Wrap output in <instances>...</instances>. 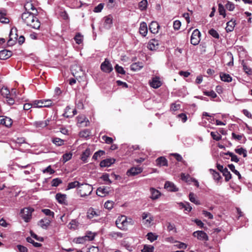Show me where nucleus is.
<instances>
[{
	"label": "nucleus",
	"instance_id": "f257e3e1",
	"mask_svg": "<svg viewBox=\"0 0 252 252\" xmlns=\"http://www.w3.org/2000/svg\"><path fill=\"white\" fill-rule=\"evenodd\" d=\"M93 190V187L89 184H81L77 189V193L81 197H86L90 195Z\"/></svg>",
	"mask_w": 252,
	"mask_h": 252
},
{
	"label": "nucleus",
	"instance_id": "f03ea898",
	"mask_svg": "<svg viewBox=\"0 0 252 252\" xmlns=\"http://www.w3.org/2000/svg\"><path fill=\"white\" fill-rule=\"evenodd\" d=\"M132 224L133 221L131 219H127L125 216H121L118 217L116 220V224L117 227L122 230L126 229L128 224Z\"/></svg>",
	"mask_w": 252,
	"mask_h": 252
},
{
	"label": "nucleus",
	"instance_id": "7ed1b4c3",
	"mask_svg": "<svg viewBox=\"0 0 252 252\" xmlns=\"http://www.w3.org/2000/svg\"><path fill=\"white\" fill-rule=\"evenodd\" d=\"M27 26L35 29H38L40 26V22L37 17H25L23 19Z\"/></svg>",
	"mask_w": 252,
	"mask_h": 252
},
{
	"label": "nucleus",
	"instance_id": "20e7f679",
	"mask_svg": "<svg viewBox=\"0 0 252 252\" xmlns=\"http://www.w3.org/2000/svg\"><path fill=\"white\" fill-rule=\"evenodd\" d=\"M53 102L51 99L35 100L32 101L34 108L49 107L52 105Z\"/></svg>",
	"mask_w": 252,
	"mask_h": 252
},
{
	"label": "nucleus",
	"instance_id": "39448f33",
	"mask_svg": "<svg viewBox=\"0 0 252 252\" xmlns=\"http://www.w3.org/2000/svg\"><path fill=\"white\" fill-rule=\"evenodd\" d=\"M71 71L72 75L76 79L83 77L85 74L81 66L77 64H74L72 66Z\"/></svg>",
	"mask_w": 252,
	"mask_h": 252
},
{
	"label": "nucleus",
	"instance_id": "423d86ee",
	"mask_svg": "<svg viewBox=\"0 0 252 252\" xmlns=\"http://www.w3.org/2000/svg\"><path fill=\"white\" fill-rule=\"evenodd\" d=\"M34 210L32 208H25L21 211V215L22 219L28 222L32 218V214Z\"/></svg>",
	"mask_w": 252,
	"mask_h": 252
},
{
	"label": "nucleus",
	"instance_id": "0eeeda50",
	"mask_svg": "<svg viewBox=\"0 0 252 252\" xmlns=\"http://www.w3.org/2000/svg\"><path fill=\"white\" fill-rule=\"evenodd\" d=\"M201 33L198 29H195L192 33L190 43L193 45H197L200 41Z\"/></svg>",
	"mask_w": 252,
	"mask_h": 252
},
{
	"label": "nucleus",
	"instance_id": "6e6552de",
	"mask_svg": "<svg viewBox=\"0 0 252 252\" xmlns=\"http://www.w3.org/2000/svg\"><path fill=\"white\" fill-rule=\"evenodd\" d=\"M192 235L199 241H207L209 240L208 235L206 234V233L202 230L194 231Z\"/></svg>",
	"mask_w": 252,
	"mask_h": 252
},
{
	"label": "nucleus",
	"instance_id": "1a4fd4ad",
	"mask_svg": "<svg viewBox=\"0 0 252 252\" xmlns=\"http://www.w3.org/2000/svg\"><path fill=\"white\" fill-rule=\"evenodd\" d=\"M17 30L15 28H12L11 29L9 33V39L8 40L7 44L9 45H13L15 43L16 40L17 39L18 34L17 33Z\"/></svg>",
	"mask_w": 252,
	"mask_h": 252
},
{
	"label": "nucleus",
	"instance_id": "9d476101",
	"mask_svg": "<svg viewBox=\"0 0 252 252\" xmlns=\"http://www.w3.org/2000/svg\"><path fill=\"white\" fill-rule=\"evenodd\" d=\"M101 69L104 72L110 73L113 70L112 64L110 62L105 59V61L101 63L100 66Z\"/></svg>",
	"mask_w": 252,
	"mask_h": 252
},
{
	"label": "nucleus",
	"instance_id": "9b49d317",
	"mask_svg": "<svg viewBox=\"0 0 252 252\" xmlns=\"http://www.w3.org/2000/svg\"><path fill=\"white\" fill-rule=\"evenodd\" d=\"M101 211L99 210H95L94 208L91 207L87 211V217L90 219H92L94 217H97L100 215Z\"/></svg>",
	"mask_w": 252,
	"mask_h": 252
},
{
	"label": "nucleus",
	"instance_id": "f8f14e48",
	"mask_svg": "<svg viewBox=\"0 0 252 252\" xmlns=\"http://www.w3.org/2000/svg\"><path fill=\"white\" fill-rule=\"evenodd\" d=\"M109 188L106 187L102 186L96 189V194L100 197H104L109 194Z\"/></svg>",
	"mask_w": 252,
	"mask_h": 252
},
{
	"label": "nucleus",
	"instance_id": "ddd939ff",
	"mask_svg": "<svg viewBox=\"0 0 252 252\" xmlns=\"http://www.w3.org/2000/svg\"><path fill=\"white\" fill-rule=\"evenodd\" d=\"M159 46V41L156 39H151L148 44V48L150 50H156L158 49Z\"/></svg>",
	"mask_w": 252,
	"mask_h": 252
},
{
	"label": "nucleus",
	"instance_id": "4468645a",
	"mask_svg": "<svg viewBox=\"0 0 252 252\" xmlns=\"http://www.w3.org/2000/svg\"><path fill=\"white\" fill-rule=\"evenodd\" d=\"M150 192L151 194L150 198L153 200L158 199L161 196L160 192L154 188H150Z\"/></svg>",
	"mask_w": 252,
	"mask_h": 252
},
{
	"label": "nucleus",
	"instance_id": "2eb2a0df",
	"mask_svg": "<svg viewBox=\"0 0 252 252\" xmlns=\"http://www.w3.org/2000/svg\"><path fill=\"white\" fill-rule=\"evenodd\" d=\"M150 85L151 87L157 89L161 86L162 83L159 77L156 76L152 78V81L150 82Z\"/></svg>",
	"mask_w": 252,
	"mask_h": 252
},
{
	"label": "nucleus",
	"instance_id": "dca6fc26",
	"mask_svg": "<svg viewBox=\"0 0 252 252\" xmlns=\"http://www.w3.org/2000/svg\"><path fill=\"white\" fill-rule=\"evenodd\" d=\"M142 218L143 220H145L144 223L147 225H150L154 220L153 216L149 213L144 212L142 214Z\"/></svg>",
	"mask_w": 252,
	"mask_h": 252
},
{
	"label": "nucleus",
	"instance_id": "f3484780",
	"mask_svg": "<svg viewBox=\"0 0 252 252\" xmlns=\"http://www.w3.org/2000/svg\"><path fill=\"white\" fill-rule=\"evenodd\" d=\"M0 124L9 127L12 124V120L8 117L0 116Z\"/></svg>",
	"mask_w": 252,
	"mask_h": 252
},
{
	"label": "nucleus",
	"instance_id": "a211bd4d",
	"mask_svg": "<svg viewBox=\"0 0 252 252\" xmlns=\"http://www.w3.org/2000/svg\"><path fill=\"white\" fill-rule=\"evenodd\" d=\"M115 160L113 158L105 159L100 162V166L102 167H109L115 162Z\"/></svg>",
	"mask_w": 252,
	"mask_h": 252
},
{
	"label": "nucleus",
	"instance_id": "6ab92c4d",
	"mask_svg": "<svg viewBox=\"0 0 252 252\" xmlns=\"http://www.w3.org/2000/svg\"><path fill=\"white\" fill-rule=\"evenodd\" d=\"M51 223V220L48 218H44L38 222V224L43 229H47Z\"/></svg>",
	"mask_w": 252,
	"mask_h": 252
},
{
	"label": "nucleus",
	"instance_id": "aec40b11",
	"mask_svg": "<svg viewBox=\"0 0 252 252\" xmlns=\"http://www.w3.org/2000/svg\"><path fill=\"white\" fill-rule=\"evenodd\" d=\"M56 199L61 204H66V195L58 193L56 195Z\"/></svg>",
	"mask_w": 252,
	"mask_h": 252
},
{
	"label": "nucleus",
	"instance_id": "412c9836",
	"mask_svg": "<svg viewBox=\"0 0 252 252\" xmlns=\"http://www.w3.org/2000/svg\"><path fill=\"white\" fill-rule=\"evenodd\" d=\"M143 169L141 167H132L127 171V174L128 175L134 176L141 173Z\"/></svg>",
	"mask_w": 252,
	"mask_h": 252
},
{
	"label": "nucleus",
	"instance_id": "4be33fe9",
	"mask_svg": "<svg viewBox=\"0 0 252 252\" xmlns=\"http://www.w3.org/2000/svg\"><path fill=\"white\" fill-rule=\"evenodd\" d=\"M164 188L170 191H177L178 190V189L174 184L169 181H166L165 182Z\"/></svg>",
	"mask_w": 252,
	"mask_h": 252
},
{
	"label": "nucleus",
	"instance_id": "5701e85b",
	"mask_svg": "<svg viewBox=\"0 0 252 252\" xmlns=\"http://www.w3.org/2000/svg\"><path fill=\"white\" fill-rule=\"evenodd\" d=\"M159 26L157 22L153 21L149 25V30L153 33H157L158 32Z\"/></svg>",
	"mask_w": 252,
	"mask_h": 252
},
{
	"label": "nucleus",
	"instance_id": "b1692460",
	"mask_svg": "<svg viewBox=\"0 0 252 252\" xmlns=\"http://www.w3.org/2000/svg\"><path fill=\"white\" fill-rule=\"evenodd\" d=\"M156 164L159 166H167L168 161L164 157H160L156 159Z\"/></svg>",
	"mask_w": 252,
	"mask_h": 252
},
{
	"label": "nucleus",
	"instance_id": "393cba45",
	"mask_svg": "<svg viewBox=\"0 0 252 252\" xmlns=\"http://www.w3.org/2000/svg\"><path fill=\"white\" fill-rule=\"evenodd\" d=\"M148 32V29L147 24L145 22H142L140 24L139 27V33L143 36L145 37L146 36Z\"/></svg>",
	"mask_w": 252,
	"mask_h": 252
},
{
	"label": "nucleus",
	"instance_id": "a878e982",
	"mask_svg": "<svg viewBox=\"0 0 252 252\" xmlns=\"http://www.w3.org/2000/svg\"><path fill=\"white\" fill-rule=\"evenodd\" d=\"M12 56V52L7 50L0 51V60H6Z\"/></svg>",
	"mask_w": 252,
	"mask_h": 252
},
{
	"label": "nucleus",
	"instance_id": "bb28decb",
	"mask_svg": "<svg viewBox=\"0 0 252 252\" xmlns=\"http://www.w3.org/2000/svg\"><path fill=\"white\" fill-rule=\"evenodd\" d=\"M226 27L225 28L226 31L227 32H230L233 31L234 28L235 26L236 23L235 21H233V20H231L229 22H228L226 24Z\"/></svg>",
	"mask_w": 252,
	"mask_h": 252
},
{
	"label": "nucleus",
	"instance_id": "cd10ccee",
	"mask_svg": "<svg viewBox=\"0 0 252 252\" xmlns=\"http://www.w3.org/2000/svg\"><path fill=\"white\" fill-rule=\"evenodd\" d=\"M143 67V64L141 62H137L132 63L130 66V69L134 71L139 70Z\"/></svg>",
	"mask_w": 252,
	"mask_h": 252
},
{
	"label": "nucleus",
	"instance_id": "c85d7f7f",
	"mask_svg": "<svg viewBox=\"0 0 252 252\" xmlns=\"http://www.w3.org/2000/svg\"><path fill=\"white\" fill-rule=\"evenodd\" d=\"M80 183L77 181H75L72 182H70L68 184L66 189L69 190L70 189H74L77 188V189L79 188V187L80 186Z\"/></svg>",
	"mask_w": 252,
	"mask_h": 252
},
{
	"label": "nucleus",
	"instance_id": "c756f323",
	"mask_svg": "<svg viewBox=\"0 0 252 252\" xmlns=\"http://www.w3.org/2000/svg\"><path fill=\"white\" fill-rule=\"evenodd\" d=\"M71 110V108L69 106H67L65 109V112L63 114L64 117L67 118L72 117L77 114V111L75 109H73L71 112V114L70 115L68 114V111Z\"/></svg>",
	"mask_w": 252,
	"mask_h": 252
},
{
	"label": "nucleus",
	"instance_id": "7c9ffc66",
	"mask_svg": "<svg viewBox=\"0 0 252 252\" xmlns=\"http://www.w3.org/2000/svg\"><path fill=\"white\" fill-rule=\"evenodd\" d=\"M112 24V19L110 17H105L104 26L106 29H109Z\"/></svg>",
	"mask_w": 252,
	"mask_h": 252
},
{
	"label": "nucleus",
	"instance_id": "2f4dec72",
	"mask_svg": "<svg viewBox=\"0 0 252 252\" xmlns=\"http://www.w3.org/2000/svg\"><path fill=\"white\" fill-rule=\"evenodd\" d=\"M220 77L221 80L224 82H230L232 81V77L227 74L221 73L220 74Z\"/></svg>",
	"mask_w": 252,
	"mask_h": 252
},
{
	"label": "nucleus",
	"instance_id": "473e14b6",
	"mask_svg": "<svg viewBox=\"0 0 252 252\" xmlns=\"http://www.w3.org/2000/svg\"><path fill=\"white\" fill-rule=\"evenodd\" d=\"M91 154L90 149L87 148L82 154L81 156V159L84 161L86 162L88 158L90 156Z\"/></svg>",
	"mask_w": 252,
	"mask_h": 252
},
{
	"label": "nucleus",
	"instance_id": "72a5a7b5",
	"mask_svg": "<svg viewBox=\"0 0 252 252\" xmlns=\"http://www.w3.org/2000/svg\"><path fill=\"white\" fill-rule=\"evenodd\" d=\"M79 225V222L76 220H72L68 225V227L71 229H76Z\"/></svg>",
	"mask_w": 252,
	"mask_h": 252
},
{
	"label": "nucleus",
	"instance_id": "f704fd0d",
	"mask_svg": "<svg viewBox=\"0 0 252 252\" xmlns=\"http://www.w3.org/2000/svg\"><path fill=\"white\" fill-rule=\"evenodd\" d=\"M52 141L54 144L58 146H60L64 144V140L58 137L52 138Z\"/></svg>",
	"mask_w": 252,
	"mask_h": 252
},
{
	"label": "nucleus",
	"instance_id": "c9c22d12",
	"mask_svg": "<svg viewBox=\"0 0 252 252\" xmlns=\"http://www.w3.org/2000/svg\"><path fill=\"white\" fill-rule=\"evenodd\" d=\"M95 234L91 231H87L84 236L87 241H92L94 239Z\"/></svg>",
	"mask_w": 252,
	"mask_h": 252
},
{
	"label": "nucleus",
	"instance_id": "e433bc0d",
	"mask_svg": "<svg viewBox=\"0 0 252 252\" xmlns=\"http://www.w3.org/2000/svg\"><path fill=\"white\" fill-rule=\"evenodd\" d=\"M189 200L191 202H192L196 205H199L200 204L199 201L197 199V198L195 196V195L192 192H190L189 194Z\"/></svg>",
	"mask_w": 252,
	"mask_h": 252
},
{
	"label": "nucleus",
	"instance_id": "4c0bfd02",
	"mask_svg": "<svg viewBox=\"0 0 252 252\" xmlns=\"http://www.w3.org/2000/svg\"><path fill=\"white\" fill-rule=\"evenodd\" d=\"M210 172L212 174L214 180L219 181L221 177L219 173L212 169H210Z\"/></svg>",
	"mask_w": 252,
	"mask_h": 252
},
{
	"label": "nucleus",
	"instance_id": "58836bf2",
	"mask_svg": "<svg viewBox=\"0 0 252 252\" xmlns=\"http://www.w3.org/2000/svg\"><path fill=\"white\" fill-rule=\"evenodd\" d=\"M235 152L240 155H243L244 158L247 156V151L243 148L235 149Z\"/></svg>",
	"mask_w": 252,
	"mask_h": 252
},
{
	"label": "nucleus",
	"instance_id": "ea45409f",
	"mask_svg": "<svg viewBox=\"0 0 252 252\" xmlns=\"http://www.w3.org/2000/svg\"><path fill=\"white\" fill-rule=\"evenodd\" d=\"M203 93L204 95L210 96L213 98H216L217 96L216 93L213 90L210 91H203Z\"/></svg>",
	"mask_w": 252,
	"mask_h": 252
},
{
	"label": "nucleus",
	"instance_id": "a19ab883",
	"mask_svg": "<svg viewBox=\"0 0 252 252\" xmlns=\"http://www.w3.org/2000/svg\"><path fill=\"white\" fill-rule=\"evenodd\" d=\"M229 168L235 174L238 176L239 179L241 178V175L239 172L235 169V166L233 164H230L228 165Z\"/></svg>",
	"mask_w": 252,
	"mask_h": 252
},
{
	"label": "nucleus",
	"instance_id": "79ce46f5",
	"mask_svg": "<svg viewBox=\"0 0 252 252\" xmlns=\"http://www.w3.org/2000/svg\"><path fill=\"white\" fill-rule=\"evenodd\" d=\"M74 39L77 44H80L83 42V36L80 33H78L76 34Z\"/></svg>",
	"mask_w": 252,
	"mask_h": 252
},
{
	"label": "nucleus",
	"instance_id": "37998d69",
	"mask_svg": "<svg viewBox=\"0 0 252 252\" xmlns=\"http://www.w3.org/2000/svg\"><path fill=\"white\" fill-rule=\"evenodd\" d=\"M212 137L214 140H215L216 141H219L221 138V136L220 134L217 131L214 132L212 131L210 133Z\"/></svg>",
	"mask_w": 252,
	"mask_h": 252
},
{
	"label": "nucleus",
	"instance_id": "c03bdc74",
	"mask_svg": "<svg viewBox=\"0 0 252 252\" xmlns=\"http://www.w3.org/2000/svg\"><path fill=\"white\" fill-rule=\"evenodd\" d=\"M147 4L148 2L147 0H142L139 3V8L141 10H144L146 9Z\"/></svg>",
	"mask_w": 252,
	"mask_h": 252
},
{
	"label": "nucleus",
	"instance_id": "a18cd8bd",
	"mask_svg": "<svg viewBox=\"0 0 252 252\" xmlns=\"http://www.w3.org/2000/svg\"><path fill=\"white\" fill-rule=\"evenodd\" d=\"M72 156V154L71 153H67L64 154L63 156V157H62L63 162V163H65L66 161H68L69 160H70Z\"/></svg>",
	"mask_w": 252,
	"mask_h": 252
},
{
	"label": "nucleus",
	"instance_id": "49530a36",
	"mask_svg": "<svg viewBox=\"0 0 252 252\" xmlns=\"http://www.w3.org/2000/svg\"><path fill=\"white\" fill-rule=\"evenodd\" d=\"M222 173L226 181H228L231 178V174L226 168H224V171Z\"/></svg>",
	"mask_w": 252,
	"mask_h": 252
},
{
	"label": "nucleus",
	"instance_id": "de8ad7c7",
	"mask_svg": "<svg viewBox=\"0 0 252 252\" xmlns=\"http://www.w3.org/2000/svg\"><path fill=\"white\" fill-rule=\"evenodd\" d=\"M62 183V180L61 179L57 178L52 180L51 182V185L53 187H58Z\"/></svg>",
	"mask_w": 252,
	"mask_h": 252
},
{
	"label": "nucleus",
	"instance_id": "09e8293b",
	"mask_svg": "<svg viewBox=\"0 0 252 252\" xmlns=\"http://www.w3.org/2000/svg\"><path fill=\"white\" fill-rule=\"evenodd\" d=\"M105 152L103 151L99 150L95 152L93 156V158L94 160H97L98 158L104 154Z\"/></svg>",
	"mask_w": 252,
	"mask_h": 252
},
{
	"label": "nucleus",
	"instance_id": "8fccbe9b",
	"mask_svg": "<svg viewBox=\"0 0 252 252\" xmlns=\"http://www.w3.org/2000/svg\"><path fill=\"white\" fill-rule=\"evenodd\" d=\"M208 32L213 37L216 39H218L219 38V34L218 32L214 29L210 30Z\"/></svg>",
	"mask_w": 252,
	"mask_h": 252
},
{
	"label": "nucleus",
	"instance_id": "3c124183",
	"mask_svg": "<svg viewBox=\"0 0 252 252\" xmlns=\"http://www.w3.org/2000/svg\"><path fill=\"white\" fill-rule=\"evenodd\" d=\"M114 202L112 201L108 200L104 204V208L108 210H111L113 208Z\"/></svg>",
	"mask_w": 252,
	"mask_h": 252
},
{
	"label": "nucleus",
	"instance_id": "603ef678",
	"mask_svg": "<svg viewBox=\"0 0 252 252\" xmlns=\"http://www.w3.org/2000/svg\"><path fill=\"white\" fill-rule=\"evenodd\" d=\"M15 98L13 95H10L5 99L7 103L10 105L14 104L15 103Z\"/></svg>",
	"mask_w": 252,
	"mask_h": 252
},
{
	"label": "nucleus",
	"instance_id": "864d4df0",
	"mask_svg": "<svg viewBox=\"0 0 252 252\" xmlns=\"http://www.w3.org/2000/svg\"><path fill=\"white\" fill-rule=\"evenodd\" d=\"M33 125L37 128H43L46 127V124L43 121H38L34 123Z\"/></svg>",
	"mask_w": 252,
	"mask_h": 252
},
{
	"label": "nucleus",
	"instance_id": "5fc2aeb1",
	"mask_svg": "<svg viewBox=\"0 0 252 252\" xmlns=\"http://www.w3.org/2000/svg\"><path fill=\"white\" fill-rule=\"evenodd\" d=\"M42 212L46 216H51L52 218H54V213L51 211L50 209H44L42 210Z\"/></svg>",
	"mask_w": 252,
	"mask_h": 252
},
{
	"label": "nucleus",
	"instance_id": "6e6d98bb",
	"mask_svg": "<svg viewBox=\"0 0 252 252\" xmlns=\"http://www.w3.org/2000/svg\"><path fill=\"white\" fill-rule=\"evenodd\" d=\"M102 139L108 144H110L112 143L113 140L111 137H108L106 135H103L102 136Z\"/></svg>",
	"mask_w": 252,
	"mask_h": 252
},
{
	"label": "nucleus",
	"instance_id": "4d7b16f0",
	"mask_svg": "<svg viewBox=\"0 0 252 252\" xmlns=\"http://www.w3.org/2000/svg\"><path fill=\"white\" fill-rule=\"evenodd\" d=\"M9 92L10 91L7 87H2L0 90V94L3 97L9 94Z\"/></svg>",
	"mask_w": 252,
	"mask_h": 252
},
{
	"label": "nucleus",
	"instance_id": "13d9d810",
	"mask_svg": "<svg viewBox=\"0 0 252 252\" xmlns=\"http://www.w3.org/2000/svg\"><path fill=\"white\" fill-rule=\"evenodd\" d=\"M147 239L151 242H153L157 239V236L154 235L152 232H149L147 235Z\"/></svg>",
	"mask_w": 252,
	"mask_h": 252
},
{
	"label": "nucleus",
	"instance_id": "bf43d9fd",
	"mask_svg": "<svg viewBox=\"0 0 252 252\" xmlns=\"http://www.w3.org/2000/svg\"><path fill=\"white\" fill-rule=\"evenodd\" d=\"M226 8L229 10V11H232L234 10L235 8L234 4L230 1H227L226 4H225Z\"/></svg>",
	"mask_w": 252,
	"mask_h": 252
},
{
	"label": "nucleus",
	"instance_id": "052dcab7",
	"mask_svg": "<svg viewBox=\"0 0 252 252\" xmlns=\"http://www.w3.org/2000/svg\"><path fill=\"white\" fill-rule=\"evenodd\" d=\"M115 70L116 71L120 73V74H125L126 72L124 70V68L122 67V66H119V65L117 64L115 66Z\"/></svg>",
	"mask_w": 252,
	"mask_h": 252
},
{
	"label": "nucleus",
	"instance_id": "680f3d73",
	"mask_svg": "<svg viewBox=\"0 0 252 252\" xmlns=\"http://www.w3.org/2000/svg\"><path fill=\"white\" fill-rule=\"evenodd\" d=\"M218 10L220 15L225 16V10L222 4L220 3L219 4Z\"/></svg>",
	"mask_w": 252,
	"mask_h": 252
},
{
	"label": "nucleus",
	"instance_id": "e2e57ef3",
	"mask_svg": "<svg viewBox=\"0 0 252 252\" xmlns=\"http://www.w3.org/2000/svg\"><path fill=\"white\" fill-rule=\"evenodd\" d=\"M103 181L107 182V184L110 185L112 182L109 179V176L108 174H105L103 175L101 178Z\"/></svg>",
	"mask_w": 252,
	"mask_h": 252
},
{
	"label": "nucleus",
	"instance_id": "0e129e2a",
	"mask_svg": "<svg viewBox=\"0 0 252 252\" xmlns=\"http://www.w3.org/2000/svg\"><path fill=\"white\" fill-rule=\"evenodd\" d=\"M74 240L78 244H83L87 241L85 236L77 238Z\"/></svg>",
	"mask_w": 252,
	"mask_h": 252
},
{
	"label": "nucleus",
	"instance_id": "69168bd1",
	"mask_svg": "<svg viewBox=\"0 0 252 252\" xmlns=\"http://www.w3.org/2000/svg\"><path fill=\"white\" fill-rule=\"evenodd\" d=\"M104 6L103 3H99L97 6L94 8V12H99L103 9Z\"/></svg>",
	"mask_w": 252,
	"mask_h": 252
},
{
	"label": "nucleus",
	"instance_id": "338daca9",
	"mask_svg": "<svg viewBox=\"0 0 252 252\" xmlns=\"http://www.w3.org/2000/svg\"><path fill=\"white\" fill-rule=\"evenodd\" d=\"M154 247L152 246H145L143 249L142 250V252H153Z\"/></svg>",
	"mask_w": 252,
	"mask_h": 252
},
{
	"label": "nucleus",
	"instance_id": "774afa93",
	"mask_svg": "<svg viewBox=\"0 0 252 252\" xmlns=\"http://www.w3.org/2000/svg\"><path fill=\"white\" fill-rule=\"evenodd\" d=\"M181 26V23L179 20H176L173 23V28L176 30H178Z\"/></svg>",
	"mask_w": 252,
	"mask_h": 252
}]
</instances>
